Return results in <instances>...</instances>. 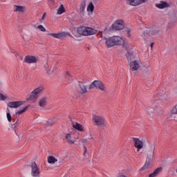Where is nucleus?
Instances as JSON below:
<instances>
[{"label": "nucleus", "mask_w": 177, "mask_h": 177, "mask_svg": "<svg viewBox=\"0 0 177 177\" xmlns=\"http://www.w3.org/2000/svg\"><path fill=\"white\" fill-rule=\"evenodd\" d=\"M28 109V106H26L21 109L17 110L15 113L17 114V115H20L21 114L26 113Z\"/></svg>", "instance_id": "29"}, {"label": "nucleus", "mask_w": 177, "mask_h": 177, "mask_svg": "<svg viewBox=\"0 0 177 177\" xmlns=\"http://www.w3.org/2000/svg\"><path fill=\"white\" fill-rule=\"evenodd\" d=\"M44 68L48 75H53L57 71V66L50 67L49 65H45Z\"/></svg>", "instance_id": "18"}, {"label": "nucleus", "mask_w": 177, "mask_h": 177, "mask_svg": "<svg viewBox=\"0 0 177 177\" xmlns=\"http://www.w3.org/2000/svg\"><path fill=\"white\" fill-rule=\"evenodd\" d=\"M113 44L114 46L115 45H124L125 44V39L119 37V36H113Z\"/></svg>", "instance_id": "19"}, {"label": "nucleus", "mask_w": 177, "mask_h": 177, "mask_svg": "<svg viewBox=\"0 0 177 177\" xmlns=\"http://www.w3.org/2000/svg\"><path fill=\"white\" fill-rule=\"evenodd\" d=\"M160 31L156 28H152L146 30L143 32L142 37L144 38V39H149L150 37H154V35H158L159 34Z\"/></svg>", "instance_id": "8"}, {"label": "nucleus", "mask_w": 177, "mask_h": 177, "mask_svg": "<svg viewBox=\"0 0 177 177\" xmlns=\"http://www.w3.org/2000/svg\"><path fill=\"white\" fill-rule=\"evenodd\" d=\"M46 103H48V97H41L38 101L39 107H45V106H46Z\"/></svg>", "instance_id": "22"}, {"label": "nucleus", "mask_w": 177, "mask_h": 177, "mask_svg": "<svg viewBox=\"0 0 177 177\" xmlns=\"http://www.w3.org/2000/svg\"><path fill=\"white\" fill-rule=\"evenodd\" d=\"M64 75H65V77H66V78H68V77H71V73H70L69 71H66L64 73Z\"/></svg>", "instance_id": "37"}, {"label": "nucleus", "mask_w": 177, "mask_h": 177, "mask_svg": "<svg viewBox=\"0 0 177 177\" xmlns=\"http://www.w3.org/2000/svg\"><path fill=\"white\" fill-rule=\"evenodd\" d=\"M14 8L16 12H19L21 13H23V12L26 10V7L23 6H15Z\"/></svg>", "instance_id": "30"}, {"label": "nucleus", "mask_w": 177, "mask_h": 177, "mask_svg": "<svg viewBox=\"0 0 177 177\" xmlns=\"http://www.w3.org/2000/svg\"><path fill=\"white\" fill-rule=\"evenodd\" d=\"M125 26V23L122 19H118L114 21V23L111 26L112 30H116L117 31H120L121 30H124Z\"/></svg>", "instance_id": "10"}, {"label": "nucleus", "mask_w": 177, "mask_h": 177, "mask_svg": "<svg viewBox=\"0 0 177 177\" xmlns=\"http://www.w3.org/2000/svg\"><path fill=\"white\" fill-rule=\"evenodd\" d=\"M77 32L80 34V35L89 37L91 35L97 34L98 31L96 28L92 27L81 26L77 28Z\"/></svg>", "instance_id": "2"}, {"label": "nucleus", "mask_w": 177, "mask_h": 177, "mask_svg": "<svg viewBox=\"0 0 177 177\" xmlns=\"http://www.w3.org/2000/svg\"><path fill=\"white\" fill-rule=\"evenodd\" d=\"M66 12V8H64V6L62 4L58 9L57 10V15H63Z\"/></svg>", "instance_id": "31"}, {"label": "nucleus", "mask_w": 177, "mask_h": 177, "mask_svg": "<svg viewBox=\"0 0 177 177\" xmlns=\"http://www.w3.org/2000/svg\"><path fill=\"white\" fill-rule=\"evenodd\" d=\"M125 32H127V37L129 38H131V37H132V29H131L129 28H125Z\"/></svg>", "instance_id": "34"}, {"label": "nucleus", "mask_w": 177, "mask_h": 177, "mask_svg": "<svg viewBox=\"0 0 177 177\" xmlns=\"http://www.w3.org/2000/svg\"><path fill=\"white\" fill-rule=\"evenodd\" d=\"M100 42L101 44H105L107 48H112V46H114V40L113 37L103 38L102 39H101Z\"/></svg>", "instance_id": "15"}, {"label": "nucleus", "mask_w": 177, "mask_h": 177, "mask_svg": "<svg viewBox=\"0 0 177 177\" xmlns=\"http://www.w3.org/2000/svg\"><path fill=\"white\" fill-rule=\"evenodd\" d=\"M48 35L53 37V38H57V39H64L67 37L73 38V35L70 32H60L57 33H48Z\"/></svg>", "instance_id": "6"}, {"label": "nucleus", "mask_w": 177, "mask_h": 177, "mask_svg": "<svg viewBox=\"0 0 177 177\" xmlns=\"http://www.w3.org/2000/svg\"><path fill=\"white\" fill-rule=\"evenodd\" d=\"M127 57L129 60V66L132 71H138L140 68V59L136 52L129 50Z\"/></svg>", "instance_id": "1"}, {"label": "nucleus", "mask_w": 177, "mask_h": 177, "mask_svg": "<svg viewBox=\"0 0 177 177\" xmlns=\"http://www.w3.org/2000/svg\"><path fill=\"white\" fill-rule=\"evenodd\" d=\"M132 140L134 144V147L138 149V152H139V150H142V149L145 148V144L146 143V140H140L139 138H135L133 137L132 138Z\"/></svg>", "instance_id": "5"}, {"label": "nucleus", "mask_w": 177, "mask_h": 177, "mask_svg": "<svg viewBox=\"0 0 177 177\" xmlns=\"http://www.w3.org/2000/svg\"><path fill=\"white\" fill-rule=\"evenodd\" d=\"M39 168H38V166L37 165V163L35 162H32L31 164V175L33 177H39Z\"/></svg>", "instance_id": "14"}, {"label": "nucleus", "mask_w": 177, "mask_h": 177, "mask_svg": "<svg viewBox=\"0 0 177 177\" xmlns=\"http://www.w3.org/2000/svg\"><path fill=\"white\" fill-rule=\"evenodd\" d=\"M5 100H8V95L6 94L0 93V101L5 102Z\"/></svg>", "instance_id": "33"}, {"label": "nucleus", "mask_w": 177, "mask_h": 177, "mask_svg": "<svg viewBox=\"0 0 177 177\" xmlns=\"http://www.w3.org/2000/svg\"><path fill=\"white\" fill-rule=\"evenodd\" d=\"M147 0H124L125 3L130 6H139L145 3Z\"/></svg>", "instance_id": "12"}, {"label": "nucleus", "mask_w": 177, "mask_h": 177, "mask_svg": "<svg viewBox=\"0 0 177 177\" xmlns=\"http://www.w3.org/2000/svg\"><path fill=\"white\" fill-rule=\"evenodd\" d=\"M160 31L156 28H152L146 30L143 32L142 37L144 38V39H149L150 37H154V35H158L159 34Z\"/></svg>", "instance_id": "9"}, {"label": "nucleus", "mask_w": 177, "mask_h": 177, "mask_svg": "<svg viewBox=\"0 0 177 177\" xmlns=\"http://www.w3.org/2000/svg\"><path fill=\"white\" fill-rule=\"evenodd\" d=\"M142 73L144 74H147L148 75L151 74V69L150 68V66L147 65V66L142 67Z\"/></svg>", "instance_id": "28"}, {"label": "nucleus", "mask_w": 177, "mask_h": 177, "mask_svg": "<svg viewBox=\"0 0 177 177\" xmlns=\"http://www.w3.org/2000/svg\"><path fill=\"white\" fill-rule=\"evenodd\" d=\"M44 91V86H40L35 88L30 94L29 97L27 98V100H34V99H38V96L41 92Z\"/></svg>", "instance_id": "7"}, {"label": "nucleus", "mask_w": 177, "mask_h": 177, "mask_svg": "<svg viewBox=\"0 0 177 177\" xmlns=\"http://www.w3.org/2000/svg\"><path fill=\"white\" fill-rule=\"evenodd\" d=\"M79 86L80 88V92L81 93H86V92H88V87L85 84H84L82 83H80Z\"/></svg>", "instance_id": "26"}, {"label": "nucleus", "mask_w": 177, "mask_h": 177, "mask_svg": "<svg viewBox=\"0 0 177 177\" xmlns=\"http://www.w3.org/2000/svg\"><path fill=\"white\" fill-rule=\"evenodd\" d=\"M83 150H84V156H86V153H88V147L85 144H83Z\"/></svg>", "instance_id": "36"}, {"label": "nucleus", "mask_w": 177, "mask_h": 177, "mask_svg": "<svg viewBox=\"0 0 177 177\" xmlns=\"http://www.w3.org/2000/svg\"><path fill=\"white\" fill-rule=\"evenodd\" d=\"M26 103L25 101H15V102H10L8 103V107L10 109H17V107H20V106Z\"/></svg>", "instance_id": "16"}, {"label": "nucleus", "mask_w": 177, "mask_h": 177, "mask_svg": "<svg viewBox=\"0 0 177 177\" xmlns=\"http://www.w3.org/2000/svg\"><path fill=\"white\" fill-rule=\"evenodd\" d=\"M36 28L38 31H40L41 32H46V28H45V27H44V26L42 25H38Z\"/></svg>", "instance_id": "32"}, {"label": "nucleus", "mask_w": 177, "mask_h": 177, "mask_svg": "<svg viewBox=\"0 0 177 177\" xmlns=\"http://www.w3.org/2000/svg\"><path fill=\"white\" fill-rule=\"evenodd\" d=\"M153 46H154V43H152V44H151V48H153Z\"/></svg>", "instance_id": "40"}, {"label": "nucleus", "mask_w": 177, "mask_h": 177, "mask_svg": "<svg viewBox=\"0 0 177 177\" xmlns=\"http://www.w3.org/2000/svg\"><path fill=\"white\" fill-rule=\"evenodd\" d=\"M85 8H86V3L85 1H82L79 5V10L80 13H84L85 12Z\"/></svg>", "instance_id": "27"}, {"label": "nucleus", "mask_w": 177, "mask_h": 177, "mask_svg": "<svg viewBox=\"0 0 177 177\" xmlns=\"http://www.w3.org/2000/svg\"><path fill=\"white\" fill-rule=\"evenodd\" d=\"M45 17H46V14H44L42 17H41V20H45Z\"/></svg>", "instance_id": "39"}, {"label": "nucleus", "mask_w": 177, "mask_h": 177, "mask_svg": "<svg viewBox=\"0 0 177 177\" xmlns=\"http://www.w3.org/2000/svg\"><path fill=\"white\" fill-rule=\"evenodd\" d=\"M24 60L28 64H35L38 63V57L34 55H26Z\"/></svg>", "instance_id": "13"}, {"label": "nucleus", "mask_w": 177, "mask_h": 177, "mask_svg": "<svg viewBox=\"0 0 177 177\" xmlns=\"http://www.w3.org/2000/svg\"><path fill=\"white\" fill-rule=\"evenodd\" d=\"M156 8H158V9H165V8H168L169 6V4L165 1H160L158 3L156 4Z\"/></svg>", "instance_id": "23"}, {"label": "nucleus", "mask_w": 177, "mask_h": 177, "mask_svg": "<svg viewBox=\"0 0 177 177\" xmlns=\"http://www.w3.org/2000/svg\"><path fill=\"white\" fill-rule=\"evenodd\" d=\"M58 160L57 158L53 156H49L47 157V162H48V164H56V162H57Z\"/></svg>", "instance_id": "24"}, {"label": "nucleus", "mask_w": 177, "mask_h": 177, "mask_svg": "<svg viewBox=\"0 0 177 177\" xmlns=\"http://www.w3.org/2000/svg\"><path fill=\"white\" fill-rule=\"evenodd\" d=\"M99 89L100 91H106V85H104V83H103L100 80H95L92 82V84L89 86V89Z\"/></svg>", "instance_id": "4"}, {"label": "nucleus", "mask_w": 177, "mask_h": 177, "mask_svg": "<svg viewBox=\"0 0 177 177\" xmlns=\"http://www.w3.org/2000/svg\"><path fill=\"white\" fill-rule=\"evenodd\" d=\"M73 131H69L65 133V139L69 145H75L77 138L73 137Z\"/></svg>", "instance_id": "11"}, {"label": "nucleus", "mask_w": 177, "mask_h": 177, "mask_svg": "<svg viewBox=\"0 0 177 177\" xmlns=\"http://www.w3.org/2000/svg\"><path fill=\"white\" fill-rule=\"evenodd\" d=\"M6 117L8 119V122H12V115H10V113L6 112Z\"/></svg>", "instance_id": "35"}, {"label": "nucleus", "mask_w": 177, "mask_h": 177, "mask_svg": "<svg viewBox=\"0 0 177 177\" xmlns=\"http://www.w3.org/2000/svg\"><path fill=\"white\" fill-rule=\"evenodd\" d=\"M72 127L74 129H76V131H78L79 132H85V128L84 127V125L78 122H73L72 124Z\"/></svg>", "instance_id": "20"}, {"label": "nucleus", "mask_w": 177, "mask_h": 177, "mask_svg": "<svg viewBox=\"0 0 177 177\" xmlns=\"http://www.w3.org/2000/svg\"><path fill=\"white\" fill-rule=\"evenodd\" d=\"M154 149H155L154 145H149V147L148 148V150H149V151L153 152L154 151Z\"/></svg>", "instance_id": "38"}, {"label": "nucleus", "mask_w": 177, "mask_h": 177, "mask_svg": "<svg viewBox=\"0 0 177 177\" xmlns=\"http://www.w3.org/2000/svg\"><path fill=\"white\" fill-rule=\"evenodd\" d=\"M150 168H151V163L149 160L146 161L145 165L138 170V172L140 174H146Z\"/></svg>", "instance_id": "17"}, {"label": "nucleus", "mask_w": 177, "mask_h": 177, "mask_svg": "<svg viewBox=\"0 0 177 177\" xmlns=\"http://www.w3.org/2000/svg\"><path fill=\"white\" fill-rule=\"evenodd\" d=\"M86 10L88 16H92V15H93V10H95V6L93 5V3L90 2L87 5Z\"/></svg>", "instance_id": "21"}, {"label": "nucleus", "mask_w": 177, "mask_h": 177, "mask_svg": "<svg viewBox=\"0 0 177 177\" xmlns=\"http://www.w3.org/2000/svg\"><path fill=\"white\" fill-rule=\"evenodd\" d=\"M162 171V167H158L154 170L153 173L149 174V177H156L158 175V174H160Z\"/></svg>", "instance_id": "25"}, {"label": "nucleus", "mask_w": 177, "mask_h": 177, "mask_svg": "<svg viewBox=\"0 0 177 177\" xmlns=\"http://www.w3.org/2000/svg\"><path fill=\"white\" fill-rule=\"evenodd\" d=\"M93 121L94 122V125H96V127L106 126V119L103 116L93 115Z\"/></svg>", "instance_id": "3"}]
</instances>
